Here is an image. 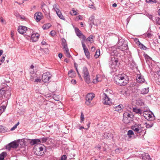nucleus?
<instances>
[{
    "label": "nucleus",
    "instance_id": "nucleus-1",
    "mask_svg": "<svg viewBox=\"0 0 160 160\" xmlns=\"http://www.w3.org/2000/svg\"><path fill=\"white\" fill-rule=\"evenodd\" d=\"M129 79L126 74L122 73L116 75L114 77V81L117 85L120 86H125L129 82Z\"/></svg>",
    "mask_w": 160,
    "mask_h": 160
},
{
    "label": "nucleus",
    "instance_id": "nucleus-2",
    "mask_svg": "<svg viewBox=\"0 0 160 160\" xmlns=\"http://www.w3.org/2000/svg\"><path fill=\"white\" fill-rule=\"evenodd\" d=\"M82 74L83 77L86 82L89 83L90 82V76L87 68L86 67L83 68L82 69Z\"/></svg>",
    "mask_w": 160,
    "mask_h": 160
},
{
    "label": "nucleus",
    "instance_id": "nucleus-3",
    "mask_svg": "<svg viewBox=\"0 0 160 160\" xmlns=\"http://www.w3.org/2000/svg\"><path fill=\"white\" fill-rule=\"evenodd\" d=\"M117 47L121 51H123L127 49L128 45L125 42L123 39L119 38L118 41L117 45Z\"/></svg>",
    "mask_w": 160,
    "mask_h": 160
},
{
    "label": "nucleus",
    "instance_id": "nucleus-4",
    "mask_svg": "<svg viewBox=\"0 0 160 160\" xmlns=\"http://www.w3.org/2000/svg\"><path fill=\"white\" fill-rule=\"evenodd\" d=\"M133 117V115L132 113L127 112H125L123 114V122L126 124L129 123Z\"/></svg>",
    "mask_w": 160,
    "mask_h": 160
},
{
    "label": "nucleus",
    "instance_id": "nucleus-5",
    "mask_svg": "<svg viewBox=\"0 0 160 160\" xmlns=\"http://www.w3.org/2000/svg\"><path fill=\"white\" fill-rule=\"evenodd\" d=\"M34 152L37 155L42 156L44 152L43 148L41 145H38L34 148Z\"/></svg>",
    "mask_w": 160,
    "mask_h": 160
},
{
    "label": "nucleus",
    "instance_id": "nucleus-6",
    "mask_svg": "<svg viewBox=\"0 0 160 160\" xmlns=\"http://www.w3.org/2000/svg\"><path fill=\"white\" fill-rule=\"evenodd\" d=\"M95 94L92 93H90L87 94L85 97V104L87 106H92L91 104V101L95 97Z\"/></svg>",
    "mask_w": 160,
    "mask_h": 160
},
{
    "label": "nucleus",
    "instance_id": "nucleus-7",
    "mask_svg": "<svg viewBox=\"0 0 160 160\" xmlns=\"http://www.w3.org/2000/svg\"><path fill=\"white\" fill-rule=\"evenodd\" d=\"M143 128L140 124L135 123L131 126V129L134 131L135 133H140L143 131Z\"/></svg>",
    "mask_w": 160,
    "mask_h": 160
},
{
    "label": "nucleus",
    "instance_id": "nucleus-8",
    "mask_svg": "<svg viewBox=\"0 0 160 160\" xmlns=\"http://www.w3.org/2000/svg\"><path fill=\"white\" fill-rule=\"evenodd\" d=\"M52 75L48 72L44 73L42 77V80L45 83H48L51 78Z\"/></svg>",
    "mask_w": 160,
    "mask_h": 160
},
{
    "label": "nucleus",
    "instance_id": "nucleus-9",
    "mask_svg": "<svg viewBox=\"0 0 160 160\" xmlns=\"http://www.w3.org/2000/svg\"><path fill=\"white\" fill-rule=\"evenodd\" d=\"M119 65L118 61L117 59H115L114 60L112 61L110 67L112 69L113 72L117 71Z\"/></svg>",
    "mask_w": 160,
    "mask_h": 160
},
{
    "label": "nucleus",
    "instance_id": "nucleus-10",
    "mask_svg": "<svg viewBox=\"0 0 160 160\" xmlns=\"http://www.w3.org/2000/svg\"><path fill=\"white\" fill-rule=\"evenodd\" d=\"M103 103L105 105H110L112 103L111 100L105 93L103 94Z\"/></svg>",
    "mask_w": 160,
    "mask_h": 160
},
{
    "label": "nucleus",
    "instance_id": "nucleus-11",
    "mask_svg": "<svg viewBox=\"0 0 160 160\" xmlns=\"http://www.w3.org/2000/svg\"><path fill=\"white\" fill-rule=\"evenodd\" d=\"M82 47L83 48V49L84 50V52L85 54V55L87 58L89 59L90 58V53L89 52L88 49L86 47L85 44L83 42H82Z\"/></svg>",
    "mask_w": 160,
    "mask_h": 160
},
{
    "label": "nucleus",
    "instance_id": "nucleus-12",
    "mask_svg": "<svg viewBox=\"0 0 160 160\" xmlns=\"http://www.w3.org/2000/svg\"><path fill=\"white\" fill-rule=\"evenodd\" d=\"M27 30V27L22 26H19L18 29V32L21 34H23Z\"/></svg>",
    "mask_w": 160,
    "mask_h": 160
},
{
    "label": "nucleus",
    "instance_id": "nucleus-13",
    "mask_svg": "<svg viewBox=\"0 0 160 160\" xmlns=\"http://www.w3.org/2000/svg\"><path fill=\"white\" fill-rule=\"evenodd\" d=\"M42 15L40 12L36 13L34 15V18L37 22H38L42 19Z\"/></svg>",
    "mask_w": 160,
    "mask_h": 160
},
{
    "label": "nucleus",
    "instance_id": "nucleus-14",
    "mask_svg": "<svg viewBox=\"0 0 160 160\" xmlns=\"http://www.w3.org/2000/svg\"><path fill=\"white\" fill-rule=\"evenodd\" d=\"M39 37V35L38 33H33L31 36V39L32 42L37 41Z\"/></svg>",
    "mask_w": 160,
    "mask_h": 160
},
{
    "label": "nucleus",
    "instance_id": "nucleus-15",
    "mask_svg": "<svg viewBox=\"0 0 160 160\" xmlns=\"http://www.w3.org/2000/svg\"><path fill=\"white\" fill-rule=\"evenodd\" d=\"M148 115H145L144 116V118L148 120L152 121L154 120L155 119V116L152 113H149Z\"/></svg>",
    "mask_w": 160,
    "mask_h": 160
},
{
    "label": "nucleus",
    "instance_id": "nucleus-16",
    "mask_svg": "<svg viewBox=\"0 0 160 160\" xmlns=\"http://www.w3.org/2000/svg\"><path fill=\"white\" fill-rule=\"evenodd\" d=\"M135 41L136 42V43L138 46L141 49L145 50L148 49V48L144 46L140 42L138 39H137Z\"/></svg>",
    "mask_w": 160,
    "mask_h": 160
},
{
    "label": "nucleus",
    "instance_id": "nucleus-17",
    "mask_svg": "<svg viewBox=\"0 0 160 160\" xmlns=\"http://www.w3.org/2000/svg\"><path fill=\"white\" fill-rule=\"evenodd\" d=\"M123 107L122 104H120L118 105L114 108V110L116 111L120 112H122L123 110Z\"/></svg>",
    "mask_w": 160,
    "mask_h": 160
},
{
    "label": "nucleus",
    "instance_id": "nucleus-18",
    "mask_svg": "<svg viewBox=\"0 0 160 160\" xmlns=\"http://www.w3.org/2000/svg\"><path fill=\"white\" fill-rule=\"evenodd\" d=\"M103 136L104 138L106 139L111 138H112L113 135L111 133H109L108 132H105L103 135Z\"/></svg>",
    "mask_w": 160,
    "mask_h": 160
},
{
    "label": "nucleus",
    "instance_id": "nucleus-19",
    "mask_svg": "<svg viewBox=\"0 0 160 160\" xmlns=\"http://www.w3.org/2000/svg\"><path fill=\"white\" fill-rule=\"evenodd\" d=\"M140 93L142 94H147L149 92V88H145L140 90Z\"/></svg>",
    "mask_w": 160,
    "mask_h": 160
},
{
    "label": "nucleus",
    "instance_id": "nucleus-20",
    "mask_svg": "<svg viewBox=\"0 0 160 160\" xmlns=\"http://www.w3.org/2000/svg\"><path fill=\"white\" fill-rule=\"evenodd\" d=\"M137 80L139 83H142L145 81V80L143 76L139 75L137 78Z\"/></svg>",
    "mask_w": 160,
    "mask_h": 160
},
{
    "label": "nucleus",
    "instance_id": "nucleus-21",
    "mask_svg": "<svg viewBox=\"0 0 160 160\" xmlns=\"http://www.w3.org/2000/svg\"><path fill=\"white\" fill-rule=\"evenodd\" d=\"M41 142L39 139H34L31 140L30 143L31 145H33L39 143Z\"/></svg>",
    "mask_w": 160,
    "mask_h": 160
},
{
    "label": "nucleus",
    "instance_id": "nucleus-22",
    "mask_svg": "<svg viewBox=\"0 0 160 160\" xmlns=\"http://www.w3.org/2000/svg\"><path fill=\"white\" fill-rule=\"evenodd\" d=\"M142 157L143 160H150V157L147 153L142 154Z\"/></svg>",
    "mask_w": 160,
    "mask_h": 160
},
{
    "label": "nucleus",
    "instance_id": "nucleus-23",
    "mask_svg": "<svg viewBox=\"0 0 160 160\" xmlns=\"http://www.w3.org/2000/svg\"><path fill=\"white\" fill-rule=\"evenodd\" d=\"M111 48L112 49H111V54L112 55L114 56L117 54V52L116 50V48L115 46L112 47Z\"/></svg>",
    "mask_w": 160,
    "mask_h": 160
},
{
    "label": "nucleus",
    "instance_id": "nucleus-24",
    "mask_svg": "<svg viewBox=\"0 0 160 160\" xmlns=\"http://www.w3.org/2000/svg\"><path fill=\"white\" fill-rule=\"evenodd\" d=\"M133 111L136 113L141 114L142 112V109L141 110L137 108H133Z\"/></svg>",
    "mask_w": 160,
    "mask_h": 160
},
{
    "label": "nucleus",
    "instance_id": "nucleus-25",
    "mask_svg": "<svg viewBox=\"0 0 160 160\" xmlns=\"http://www.w3.org/2000/svg\"><path fill=\"white\" fill-rule=\"evenodd\" d=\"M75 30L77 35L80 38L82 35V34L81 31L77 28H75Z\"/></svg>",
    "mask_w": 160,
    "mask_h": 160
},
{
    "label": "nucleus",
    "instance_id": "nucleus-26",
    "mask_svg": "<svg viewBox=\"0 0 160 160\" xmlns=\"http://www.w3.org/2000/svg\"><path fill=\"white\" fill-rule=\"evenodd\" d=\"M62 45L63 47V49L68 48V47L66 40L64 38L62 39Z\"/></svg>",
    "mask_w": 160,
    "mask_h": 160
},
{
    "label": "nucleus",
    "instance_id": "nucleus-27",
    "mask_svg": "<svg viewBox=\"0 0 160 160\" xmlns=\"http://www.w3.org/2000/svg\"><path fill=\"white\" fill-rule=\"evenodd\" d=\"M62 45L63 47V49L68 48V47L66 40L64 38L62 39Z\"/></svg>",
    "mask_w": 160,
    "mask_h": 160
},
{
    "label": "nucleus",
    "instance_id": "nucleus-28",
    "mask_svg": "<svg viewBox=\"0 0 160 160\" xmlns=\"http://www.w3.org/2000/svg\"><path fill=\"white\" fill-rule=\"evenodd\" d=\"M4 96L5 97L8 99L11 96V93L10 91L8 90L6 91H4Z\"/></svg>",
    "mask_w": 160,
    "mask_h": 160
},
{
    "label": "nucleus",
    "instance_id": "nucleus-29",
    "mask_svg": "<svg viewBox=\"0 0 160 160\" xmlns=\"http://www.w3.org/2000/svg\"><path fill=\"white\" fill-rule=\"evenodd\" d=\"M75 73L72 70H70L68 72V75L71 78H73L75 76Z\"/></svg>",
    "mask_w": 160,
    "mask_h": 160
},
{
    "label": "nucleus",
    "instance_id": "nucleus-30",
    "mask_svg": "<svg viewBox=\"0 0 160 160\" xmlns=\"http://www.w3.org/2000/svg\"><path fill=\"white\" fill-rule=\"evenodd\" d=\"M51 26V25L49 23H48L43 25L42 26V28L44 30L48 29Z\"/></svg>",
    "mask_w": 160,
    "mask_h": 160
},
{
    "label": "nucleus",
    "instance_id": "nucleus-31",
    "mask_svg": "<svg viewBox=\"0 0 160 160\" xmlns=\"http://www.w3.org/2000/svg\"><path fill=\"white\" fill-rule=\"evenodd\" d=\"M11 147L12 148H17L18 146V145L15 142H12L9 143Z\"/></svg>",
    "mask_w": 160,
    "mask_h": 160
},
{
    "label": "nucleus",
    "instance_id": "nucleus-32",
    "mask_svg": "<svg viewBox=\"0 0 160 160\" xmlns=\"http://www.w3.org/2000/svg\"><path fill=\"white\" fill-rule=\"evenodd\" d=\"M89 20L90 21V22L89 23V25L91 26L92 27V24L94 25V17L93 16H91L89 18Z\"/></svg>",
    "mask_w": 160,
    "mask_h": 160
},
{
    "label": "nucleus",
    "instance_id": "nucleus-33",
    "mask_svg": "<svg viewBox=\"0 0 160 160\" xmlns=\"http://www.w3.org/2000/svg\"><path fill=\"white\" fill-rule=\"evenodd\" d=\"M56 12L57 15L60 19L63 20H65V18L64 17L62 14L61 12L60 11H58V12Z\"/></svg>",
    "mask_w": 160,
    "mask_h": 160
},
{
    "label": "nucleus",
    "instance_id": "nucleus-34",
    "mask_svg": "<svg viewBox=\"0 0 160 160\" xmlns=\"http://www.w3.org/2000/svg\"><path fill=\"white\" fill-rule=\"evenodd\" d=\"M65 51V54L66 56L68 58H70L71 56L69 51V49L68 48L64 49Z\"/></svg>",
    "mask_w": 160,
    "mask_h": 160
},
{
    "label": "nucleus",
    "instance_id": "nucleus-35",
    "mask_svg": "<svg viewBox=\"0 0 160 160\" xmlns=\"http://www.w3.org/2000/svg\"><path fill=\"white\" fill-rule=\"evenodd\" d=\"M155 22L156 24L160 25V18L158 17H156L154 18Z\"/></svg>",
    "mask_w": 160,
    "mask_h": 160
},
{
    "label": "nucleus",
    "instance_id": "nucleus-36",
    "mask_svg": "<svg viewBox=\"0 0 160 160\" xmlns=\"http://www.w3.org/2000/svg\"><path fill=\"white\" fill-rule=\"evenodd\" d=\"M100 55V50L99 49H98L96 50L95 53L94 55V57L96 58H98Z\"/></svg>",
    "mask_w": 160,
    "mask_h": 160
},
{
    "label": "nucleus",
    "instance_id": "nucleus-37",
    "mask_svg": "<svg viewBox=\"0 0 160 160\" xmlns=\"http://www.w3.org/2000/svg\"><path fill=\"white\" fill-rule=\"evenodd\" d=\"M6 154V153L5 152H3L0 154V160H3L4 157Z\"/></svg>",
    "mask_w": 160,
    "mask_h": 160
},
{
    "label": "nucleus",
    "instance_id": "nucleus-38",
    "mask_svg": "<svg viewBox=\"0 0 160 160\" xmlns=\"http://www.w3.org/2000/svg\"><path fill=\"white\" fill-rule=\"evenodd\" d=\"M134 134L132 130H129L128 132L127 135L128 136V137L129 138H131L132 137V135Z\"/></svg>",
    "mask_w": 160,
    "mask_h": 160
},
{
    "label": "nucleus",
    "instance_id": "nucleus-39",
    "mask_svg": "<svg viewBox=\"0 0 160 160\" xmlns=\"http://www.w3.org/2000/svg\"><path fill=\"white\" fill-rule=\"evenodd\" d=\"M72 15H76L77 14V12L75 10V9L73 8L70 12Z\"/></svg>",
    "mask_w": 160,
    "mask_h": 160
},
{
    "label": "nucleus",
    "instance_id": "nucleus-40",
    "mask_svg": "<svg viewBox=\"0 0 160 160\" xmlns=\"http://www.w3.org/2000/svg\"><path fill=\"white\" fill-rule=\"evenodd\" d=\"M53 9L56 12L60 11L59 9L58 8V5L57 4H54L53 6Z\"/></svg>",
    "mask_w": 160,
    "mask_h": 160
},
{
    "label": "nucleus",
    "instance_id": "nucleus-41",
    "mask_svg": "<svg viewBox=\"0 0 160 160\" xmlns=\"http://www.w3.org/2000/svg\"><path fill=\"white\" fill-rule=\"evenodd\" d=\"M80 122L82 123V122L84 121V115L83 113V112H82L81 113V115L80 116Z\"/></svg>",
    "mask_w": 160,
    "mask_h": 160
},
{
    "label": "nucleus",
    "instance_id": "nucleus-42",
    "mask_svg": "<svg viewBox=\"0 0 160 160\" xmlns=\"http://www.w3.org/2000/svg\"><path fill=\"white\" fill-rule=\"evenodd\" d=\"M144 56L146 61L147 60H152V58L146 54H144Z\"/></svg>",
    "mask_w": 160,
    "mask_h": 160
},
{
    "label": "nucleus",
    "instance_id": "nucleus-43",
    "mask_svg": "<svg viewBox=\"0 0 160 160\" xmlns=\"http://www.w3.org/2000/svg\"><path fill=\"white\" fill-rule=\"evenodd\" d=\"M98 79V76L97 75L96 76V78L95 79H93L92 82L94 83H96L98 82H99L100 80H99Z\"/></svg>",
    "mask_w": 160,
    "mask_h": 160
},
{
    "label": "nucleus",
    "instance_id": "nucleus-44",
    "mask_svg": "<svg viewBox=\"0 0 160 160\" xmlns=\"http://www.w3.org/2000/svg\"><path fill=\"white\" fill-rule=\"evenodd\" d=\"M92 37V35H90L88 38L87 39V40L90 42L91 43H92L93 41L92 40H91L92 39H93Z\"/></svg>",
    "mask_w": 160,
    "mask_h": 160
},
{
    "label": "nucleus",
    "instance_id": "nucleus-45",
    "mask_svg": "<svg viewBox=\"0 0 160 160\" xmlns=\"http://www.w3.org/2000/svg\"><path fill=\"white\" fill-rule=\"evenodd\" d=\"M146 127L148 128H151L153 125V123H151L150 124L146 123Z\"/></svg>",
    "mask_w": 160,
    "mask_h": 160
},
{
    "label": "nucleus",
    "instance_id": "nucleus-46",
    "mask_svg": "<svg viewBox=\"0 0 160 160\" xmlns=\"http://www.w3.org/2000/svg\"><path fill=\"white\" fill-rule=\"evenodd\" d=\"M146 2L148 3H156V0H146Z\"/></svg>",
    "mask_w": 160,
    "mask_h": 160
},
{
    "label": "nucleus",
    "instance_id": "nucleus-47",
    "mask_svg": "<svg viewBox=\"0 0 160 160\" xmlns=\"http://www.w3.org/2000/svg\"><path fill=\"white\" fill-rule=\"evenodd\" d=\"M138 103L139 105L140 106H142L144 105L143 102L142 100H139L138 101Z\"/></svg>",
    "mask_w": 160,
    "mask_h": 160
},
{
    "label": "nucleus",
    "instance_id": "nucleus-48",
    "mask_svg": "<svg viewBox=\"0 0 160 160\" xmlns=\"http://www.w3.org/2000/svg\"><path fill=\"white\" fill-rule=\"evenodd\" d=\"M6 56V55L3 54V55L2 56L1 58L0 61L2 62V63L4 62Z\"/></svg>",
    "mask_w": 160,
    "mask_h": 160
},
{
    "label": "nucleus",
    "instance_id": "nucleus-49",
    "mask_svg": "<svg viewBox=\"0 0 160 160\" xmlns=\"http://www.w3.org/2000/svg\"><path fill=\"white\" fill-rule=\"evenodd\" d=\"M40 140H41V142H45L47 140V138L46 137H44L41 138V139Z\"/></svg>",
    "mask_w": 160,
    "mask_h": 160
},
{
    "label": "nucleus",
    "instance_id": "nucleus-50",
    "mask_svg": "<svg viewBox=\"0 0 160 160\" xmlns=\"http://www.w3.org/2000/svg\"><path fill=\"white\" fill-rule=\"evenodd\" d=\"M19 122H18L17 124H16L11 129V131H13L17 127V126L19 124Z\"/></svg>",
    "mask_w": 160,
    "mask_h": 160
},
{
    "label": "nucleus",
    "instance_id": "nucleus-51",
    "mask_svg": "<svg viewBox=\"0 0 160 160\" xmlns=\"http://www.w3.org/2000/svg\"><path fill=\"white\" fill-rule=\"evenodd\" d=\"M67 158L66 156L65 155H63L61 157L59 160H66Z\"/></svg>",
    "mask_w": 160,
    "mask_h": 160
},
{
    "label": "nucleus",
    "instance_id": "nucleus-52",
    "mask_svg": "<svg viewBox=\"0 0 160 160\" xmlns=\"http://www.w3.org/2000/svg\"><path fill=\"white\" fill-rule=\"evenodd\" d=\"M50 34L52 36H54L56 35V32L54 30H52L50 32Z\"/></svg>",
    "mask_w": 160,
    "mask_h": 160
},
{
    "label": "nucleus",
    "instance_id": "nucleus-53",
    "mask_svg": "<svg viewBox=\"0 0 160 160\" xmlns=\"http://www.w3.org/2000/svg\"><path fill=\"white\" fill-rule=\"evenodd\" d=\"M142 112H144L143 116H144H144H145V115H146V116L148 115L149 114V113H150L148 112L147 111H146L145 110H142Z\"/></svg>",
    "mask_w": 160,
    "mask_h": 160
},
{
    "label": "nucleus",
    "instance_id": "nucleus-54",
    "mask_svg": "<svg viewBox=\"0 0 160 160\" xmlns=\"http://www.w3.org/2000/svg\"><path fill=\"white\" fill-rule=\"evenodd\" d=\"M45 7H46V6L45 4H43L42 5V9L43 11V12L44 13L46 12V11H45V9H44V8H45Z\"/></svg>",
    "mask_w": 160,
    "mask_h": 160
},
{
    "label": "nucleus",
    "instance_id": "nucleus-55",
    "mask_svg": "<svg viewBox=\"0 0 160 160\" xmlns=\"http://www.w3.org/2000/svg\"><path fill=\"white\" fill-rule=\"evenodd\" d=\"M11 148L12 147L10 145V144H9L6 147V149L8 150L9 151L11 149Z\"/></svg>",
    "mask_w": 160,
    "mask_h": 160
},
{
    "label": "nucleus",
    "instance_id": "nucleus-56",
    "mask_svg": "<svg viewBox=\"0 0 160 160\" xmlns=\"http://www.w3.org/2000/svg\"><path fill=\"white\" fill-rule=\"evenodd\" d=\"M0 21L2 23H6L2 17L0 18Z\"/></svg>",
    "mask_w": 160,
    "mask_h": 160
},
{
    "label": "nucleus",
    "instance_id": "nucleus-57",
    "mask_svg": "<svg viewBox=\"0 0 160 160\" xmlns=\"http://www.w3.org/2000/svg\"><path fill=\"white\" fill-rule=\"evenodd\" d=\"M156 83L158 85H160V78H158V79L156 80Z\"/></svg>",
    "mask_w": 160,
    "mask_h": 160
},
{
    "label": "nucleus",
    "instance_id": "nucleus-58",
    "mask_svg": "<svg viewBox=\"0 0 160 160\" xmlns=\"http://www.w3.org/2000/svg\"><path fill=\"white\" fill-rule=\"evenodd\" d=\"M41 79H37L35 80L34 82H36L37 83L38 82H41Z\"/></svg>",
    "mask_w": 160,
    "mask_h": 160
},
{
    "label": "nucleus",
    "instance_id": "nucleus-59",
    "mask_svg": "<svg viewBox=\"0 0 160 160\" xmlns=\"http://www.w3.org/2000/svg\"><path fill=\"white\" fill-rule=\"evenodd\" d=\"M96 49L94 47L92 46L91 47V50L92 52H94L95 51Z\"/></svg>",
    "mask_w": 160,
    "mask_h": 160
},
{
    "label": "nucleus",
    "instance_id": "nucleus-60",
    "mask_svg": "<svg viewBox=\"0 0 160 160\" xmlns=\"http://www.w3.org/2000/svg\"><path fill=\"white\" fill-rule=\"evenodd\" d=\"M80 38H82L83 39V40H85L86 39V38L85 36L83 34L82 35Z\"/></svg>",
    "mask_w": 160,
    "mask_h": 160
},
{
    "label": "nucleus",
    "instance_id": "nucleus-61",
    "mask_svg": "<svg viewBox=\"0 0 160 160\" xmlns=\"http://www.w3.org/2000/svg\"><path fill=\"white\" fill-rule=\"evenodd\" d=\"M1 108H2L3 109V111H4L6 108V106H5V105H2L1 107Z\"/></svg>",
    "mask_w": 160,
    "mask_h": 160
},
{
    "label": "nucleus",
    "instance_id": "nucleus-62",
    "mask_svg": "<svg viewBox=\"0 0 160 160\" xmlns=\"http://www.w3.org/2000/svg\"><path fill=\"white\" fill-rule=\"evenodd\" d=\"M58 56L60 58H61L62 57V55L61 53H59L58 54Z\"/></svg>",
    "mask_w": 160,
    "mask_h": 160
},
{
    "label": "nucleus",
    "instance_id": "nucleus-63",
    "mask_svg": "<svg viewBox=\"0 0 160 160\" xmlns=\"http://www.w3.org/2000/svg\"><path fill=\"white\" fill-rule=\"evenodd\" d=\"M71 82L73 84H75L76 83V81L75 80H72L71 81Z\"/></svg>",
    "mask_w": 160,
    "mask_h": 160
},
{
    "label": "nucleus",
    "instance_id": "nucleus-64",
    "mask_svg": "<svg viewBox=\"0 0 160 160\" xmlns=\"http://www.w3.org/2000/svg\"><path fill=\"white\" fill-rule=\"evenodd\" d=\"M157 74L158 75V78H160V71H158L157 72Z\"/></svg>",
    "mask_w": 160,
    "mask_h": 160
}]
</instances>
